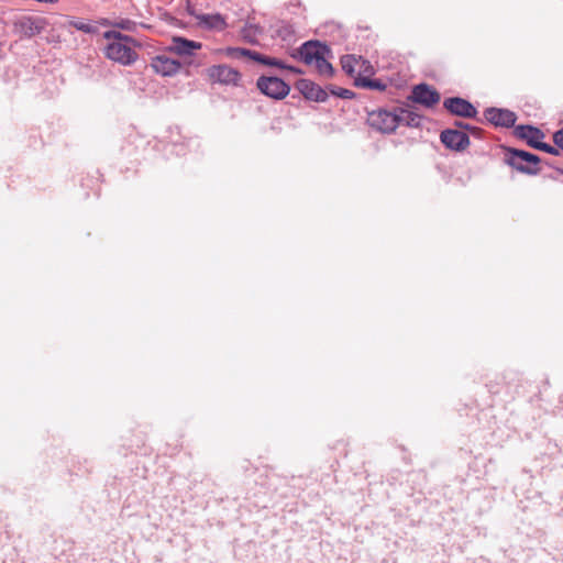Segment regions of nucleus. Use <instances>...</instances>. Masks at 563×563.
Segmentation results:
<instances>
[{
	"label": "nucleus",
	"mask_w": 563,
	"mask_h": 563,
	"mask_svg": "<svg viewBox=\"0 0 563 563\" xmlns=\"http://www.w3.org/2000/svg\"><path fill=\"white\" fill-rule=\"evenodd\" d=\"M514 155L521 158L523 162L537 164L539 162L538 156L523 152V151H515Z\"/></svg>",
	"instance_id": "412c9836"
},
{
	"label": "nucleus",
	"mask_w": 563,
	"mask_h": 563,
	"mask_svg": "<svg viewBox=\"0 0 563 563\" xmlns=\"http://www.w3.org/2000/svg\"><path fill=\"white\" fill-rule=\"evenodd\" d=\"M387 111L384 109L374 110L368 112L367 124L377 132L384 134L386 132Z\"/></svg>",
	"instance_id": "ddd939ff"
},
{
	"label": "nucleus",
	"mask_w": 563,
	"mask_h": 563,
	"mask_svg": "<svg viewBox=\"0 0 563 563\" xmlns=\"http://www.w3.org/2000/svg\"><path fill=\"white\" fill-rule=\"evenodd\" d=\"M444 107L452 113L461 117H474L476 110L468 101L462 98H450L444 101Z\"/></svg>",
	"instance_id": "9d476101"
},
{
	"label": "nucleus",
	"mask_w": 563,
	"mask_h": 563,
	"mask_svg": "<svg viewBox=\"0 0 563 563\" xmlns=\"http://www.w3.org/2000/svg\"><path fill=\"white\" fill-rule=\"evenodd\" d=\"M393 120L397 123V125L411 124V123H413L415 118L412 117V114L409 111L400 109L399 111H396L393 114Z\"/></svg>",
	"instance_id": "6ab92c4d"
},
{
	"label": "nucleus",
	"mask_w": 563,
	"mask_h": 563,
	"mask_svg": "<svg viewBox=\"0 0 563 563\" xmlns=\"http://www.w3.org/2000/svg\"><path fill=\"white\" fill-rule=\"evenodd\" d=\"M103 38L106 43L102 49L107 58L123 66L135 63L139 55L134 38L114 30L104 32Z\"/></svg>",
	"instance_id": "f257e3e1"
},
{
	"label": "nucleus",
	"mask_w": 563,
	"mask_h": 563,
	"mask_svg": "<svg viewBox=\"0 0 563 563\" xmlns=\"http://www.w3.org/2000/svg\"><path fill=\"white\" fill-rule=\"evenodd\" d=\"M327 53V48L317 42H306L295 53L292 57H299L303 63L311 66L317 58Z\"/></svg>",
	"instance_id": "423d86ee"
},
{
	"label": "nucleus",
	"mask_w": 563,
	"mask_h": 563,
	"mask_svg": "<svg viewBox=\"0 0 563 563\" xmlns=\"http://www.w3.org/2000/svg\"><path fill=\"white\" fill-rule=\"evenodd\" d=\"M114 25L126 31H134L136 27V23L131 20H120Z\"/></svg>",
	"instance_id": "4be33fe9"
},
{
	"label": "nucleus",
	"mask_w": 563,
	"mask_h": 563,
	"mask_svg": "<svg viewBox=\"0 0 563 563\" xmlns=\"http://www.w3.org/2000/svg\"><path fill=\"white\" fill-rule=\"evenodd\" d=\"M301 86L302 92L307 99L318 102L325 100L327 93L319 86L308 81H303Z\"/></svg>",
	"instance_id": "2eb2a0df"
},
{
	"label": "nucleus",
	"mask_w": 563,
	"mask_h": 563,
	"mask_svg": "<svg viewBox=\"0 0 563 563\" xmlns=\"http://www.w3.org/2000/svg\"><path fill=\"white\" fill-rule=\"evenodd\" d=\"M214 54L218 55H224L229 58H242V57H249L252 59L253 51L241 48V47H225V48H218L214 49Z\"/></svg>",
	"instance_id": "f3484780"
},
{
	"label": "nucleus",
	"mask_w": 563,
	"mask_h": 563,
	"mask_svg": "<svg viewBox=\"0 0 563 563\" xmlns=\"http://www.w3.org/2000/svg\"><path fill=\"white\" fill-rule=\"evenodd\" d=\"M411 99L427 108H431L439 103L440 93L427 84H420L413 87Z\"/></svg>",
	"instance_id": "39448f33"
},
{
	"label": "nucleus",
	"mask_w": 563,
	"mask_h": 563,
	"mask_svg": "<svg viewBox=\"0 0 563 563\" xmlns=\"http://www.w3.org/2000/svg\"><path fill=\"white\" fill-rule=\"evenodd\" d=\"M75 27L86 33H89L91 31V26L85 23H75Z\"/></svg>",
	"instance_id": "393cba45"
},
{
	"label": "nucleus",
	"mask_w": 563,
	"mask_h": 563,
	"mask_svg": "<svg viewBox=\"0 0 563 563\" xmlns=\"http://www.w3.org/2000/svg\"><path fill=\"white\" fill-rule=\"evenodd\" d=\"M357 86L377 90H384L386 88L385 84H383L380 80L372 79L371 76L362 77Z\"/></svg>",
	"instance_id": "aec40b11"
},
{
	"label": "nucleus",
	"mask_w": 563,
	"mask_h": 563,
	"mask_svg": "<svg viewBox=\"0 0 563 563\" xmlns=\"http://www.w3.org/2000/svg\"><path fill=\"white\" fill-rule=\"evenodd\" d=\"M201 43L187 40L185 37L175 36L172 38L169 51L179 56H191L196 51L201 48Z\"/></svg>",
	"instance_id": "6e6552de"
},
{
	"label": "nucleus",
	"mask_w": 563,
	"mask_h": 563,
	"mask_svg": "<svg viewBox=\"0 0 563 563\" xmlns=\"http://www.w3.org/2000/svg\"><path fill=\"white\" fill-rule=\"evenodd\" d=\"M555 144L563 150V129L554 134Z\"/></svg>",
	"instance_id": "b1692460"
},
{
	"label": "nucleus",
	"mask_w": 563,
	"mask_h": 563,
	"mask_svg": "<svg viewBox=\"0 0 563 563\" xmlns=\"http://www.w3.org/2000/svg\"><path fill=\"white\" fill-rule=\"evenodd\" d=\"M342 69L354 79L357 86L362 77L372 76L374 68L369 62L363 59L361 56L345 55L341 58Z\"/></svg>",
	"instance_id": "7ed1b4c3"
},
{
	"label": "nucleus",
	"mask_w": 563,
	"mask_h": 563,
	"mask_svg": "<svg viewBox=\"0 0 563 563\" xmlns=\"http://www.w3.org/2000/svg\"><path fill=\"white\" fill-rule=\"evenodd\" d=\"M517 130L518 134L521 137L527 139L529 144H531L536 148L537 145L541 143L540 140L543 137V134L538 129L531 126H519Z\"/></svg>",
	"instance_id": "dca6fc26"
},
{
	"label": "nucleus",
	"mask_w": 563,
	"mask_h": 563,
	"mask_svg": "<svg viewBox=\"0 0 563 563\" xmlns=\"http://www.w3.org/2000/svg\"><path fill=\"white\" fill-rule=\"evenodd\" d=\"M537 148L548 152L550 154H554V155L558 154V150L555 147L548 145L545 143H542V142L539 145H537Z\"/></svg>",
	"instance_id": "5701e85b"
},
{
	"label": "nucleus",
	"mask_w": 563,
	"mask_h": 563,
	"mask_svg": "<svg viewBox=\"0 0 563 563\" xmlns=\"http://www.w3.org/2000/svg\"><path fill=\"white\" fill-rule=\"evenodd\" d=\"M206 78L211 84L223 86H239L242 80L241 73L225 64H218L205 70Z\"/></svg>",
	"instance_id": "f03ea898"
},
{
	"label": "nucleus",
	"mask_w": 563,
	"mask_h": 563,
	"mask_svg": "<svg viewBox=\"0 0 563 563\" xmlns=\"http://www.w3.org/2000/svg\"><path fill=\"white\" fill-rule=\"evenodd\" d=\"M318 70L321 76L330 77L333 74L332 65L327 60L325 54L321 55L317 60L311 65Z\"/></svg>",
	"instance_id": "a211bd4d"
},
{
	"label": "nucleus",
	"mask_w": 563,
	"mask_h": 563,
	"mask_svg": "<svg viewBox=\"0 0 563 563\" xmlns=\"http://www.w3.org/2000/svg\"><path fill=\"white\" fill-rule=\"evenodd\" d=\"M441 141L453 150H464L470 143L467 134L456 130L443 131L441 133Z\"/></svg>",
	"instance_id": "1a4fd4ad"
},
{
	"label": "nucleus",
	"mask_w": 563,
	"mask_h": 563,
	"mask_svg": "<svg viewBox=\"0 0 563 563\" xmlns=\"http://www.w3.org/2000/svg\"><path fill=\"white\" fill-rule=\"evenodd\" d=\"M485 118L495 125L511 126L516 122L514 112L504 109H488L485 112Z\"/></svg>",
	"instance_id": "9b49d317"
},
{
	"label": "nucleus",
	"mask_w": 563,
	"mask_h": 563,
	"mask_svg": "<svg viewBox=\"0 0 563 563\" xmlns=\"http://www.w3.org/2000/svg\"><path fill=\"white\" fill-rule=\"evenodd\" d=\"M252 59L257 62V63H261L263 65L274 66V67H278V68H282V69H288V70L294 71V73H299L296 68H294L291 66H287L282 59H278V58H275V57L265 56V55H262V54H260L257 52H254V51H253V54H252Z\"/></svg>",
	"instance_id": "4468645a"
},
{
	"label": "nucleus",
	"mask_w": 563,
	"mask_h": 563,
	"mask_svg": "<svg viewBox=\"0 0 563 563\" xmlns=\"http://www.w3.org/2000/svg\"><path fill=\"white\" fill-rule=\"evenodd\" d=\"M196 18L199 25L207 30L222 31L227 26L224 18L219 13L199 14Z\"/></svg>",
	"instance_id": "f8f14e48"
},
{
	"label": "nucleus",
	"mask_w": 563,
	"mask_h": 563,
	"mask_svg": "<svg viewBox=\"0 0 563 563\" xmlns=\"http://www.w3.org/2000/svg\"><path fill=\"white\" fill-rule=\"evenodd\" d=\"M257 88L266 96L274 99H283L289 93V86L277 77H261Z\"/></svg>",
	"instance_id": "20e7f679"
},
{
	"label": "nucleus",
	"mask_w": 563,
	"mask_h": 563,
	"mask_svg": "<svg viewBox=\"0 0 563 563\" xmlns=\"http://www.w3.org/2000/svg\"><path fill=\"white\" fill-rule=\"evenodd\" d=\"M155 73L162 76H173L180 70V63L165 55L156 56L151 64Z\"/></svg>",
	"instance_id": "0eeeda50"
}]
</instances>
